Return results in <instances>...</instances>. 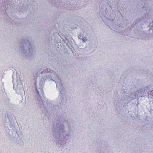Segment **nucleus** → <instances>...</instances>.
<instances>
[{
    "label": "nucleus",
    "instance_id": "nucleus-2",
    "mask_svg": "<svg viewBox=\"0 0 153 153\" xmlns=\"http://www.w3.org/2000/svg\"><path fill=\"white\" fill-rule=\"evenodd\" d=\"M33 50L32 46L29 42H27V44H24L23 47L21 48L20 51L22 53H25L28 52L30 53L32 52Z\"/></svg>",
    "mask_w": 153,
    "mask_h": 153
},
{
    "label": "nucleus",
    "instance_id": "nucleus-3",
    "mask_svg": "<svg viewBox=\"0 0 153 153\" xmlns=\"http://www.w3.org/2000/svg\"><path fill=\"white\" fill-rule=\"evenodd\" d=\"M150 87L149 86L144 87L142 89L143 90V92L145 94H146V93H148L149 90H150Z\"/></svg>",
    "mask_w": 153,
    "mask_h": 153
},
{
    "label": "nucleus",
    "instance_id": "nucleus-8",
    "mask_svg": "<svg viewBox=\"0 0 153 153\" xmlns=\"http://www.w3.org/2000/svg\"><path fill=\"white\" fill-rule=\"evenodd\" d=\"M82 40L85 42H86L88 40V39L85 37H82Z\"/></svg>",
    "mask_w": 153,
    "mask_h": 153
},
{
    "label": "nucleus",
    "instance_id": "nucleus-12",
    "mask_svg": "<svg viewBox=\"0 0 153 153\" xmlns=\"http://www.w3.org/2000/svg\"><path fill=\"white\" fill-rule=\"evenodd\" d=\"M36 91L38 93V94H39V93H38V90H37V89L36 88Z\"/></svg>",
    "mask_w": 153,
    "mask_h": 153
},
{
    "label": "nucleus",
    "instance_id": "nucleus-5",
    "mask_svg": "<svg viewBox=\"0 0 153 153\" xmlns=\"http://www.w3.org/2000/svg\"><path fill=\"white\" fill-rule=\"evenodd\" d=\"M131 98L132 99H134L137 97L136 93H133L131 95Z\"/></svg>",
    "mask_w": 153,
    "mask_h": 153
},
{
    "label": "nucleus",
    "instance_id": "nucleus-7",
    "mask_svg": "<svg viewBox=\"0 0 153 153\" xmlns=\"http://www.w3.org/2000/svg\"><path fill=\"white\" fill-rule=\"evenodd\" d=\"M150 90H149L150 91L149 92H148V95H152L153 94V89L150 88Z\"/></svg>",
    "mask_w": 153,
    "mask_h": 153
},
{
    "label": "nucleus",
    "instance_id": "nucleus-11",
    "mask_svg": "<svg viewBox=\"0 0 153 153\" xmlns=\"http://www.w3.org/2000/svg\"><path fill=\"white\" fill-rule=\"evenodd\" d=\"M82 37H83L81 35H79L78 36V38L79 39H82Z\"/></svg>",
    "mask_w": 153,
    "mask_h": 153
},
{
    "label": "nucleus",
    "instance_id": "nucleus-4",
    "mask_svg": "<svg viewBox=\"0 0 153 153\" xmlns=\"http://www.w3.org/2000/svg\"><path fill=\"white\" fill-rule=\"evenodd\" d=\"M142 93H143V90L142 89L138 90L135 92L137 97L138 96H140L141 94Z\"/></svg>",
    "mask_w": 153,
    "mask_h": 153
},
{
    "label": "nucleus",
    "instance_id": "nucleus-10",
    "mask_svg": "<svg viewBox=\"0 0 153 153\" xmlns=\"http://www.w3.org/2000/svg\"><path fill=\"white\" fill-rule=\"evenodd\" d=\"M39 103L40 104H41L42 103V100L40 98H39Z\"/></svg>",
    "mask_w": 153,
    "mask_h": 153
},
{
    "label": "nucleus",
    "instance_id": "nucleus-1",
    "mask_svg": "<svg viewBox=\"0 0 153 153\" xmlns=\"http://www.w3.org/2000/svg\"><path fill=\"white\" fill-rule=\"evenodd\" d=\"M67 126L64 127L62 124H61L58 126V132L59 133L60 136L65 137L66 136H70L71 134V128L69 123L67 122Z\"/></svg>",
    "mask_w": 153,
    "mask_h": 153
},
{
    "label": "nucleus",
    "instance_id": "nucleus-9",
    "mask_svg": "<svg viewBox=\"0 0 153 153\" xmlns=\"http://www.w3.org/2000/svg\"><path fill=\"white\" fill-rule=\"evenodd\" d=\"M56 83L57 88H58L59 89L60 88H61V86L59 84H57V83L56 82Z\"/></svg>",
    "mask_w": 153,
    "mask_h": 153
},
{
    "label": "nucleus",
    "instance_id": "nucleus-6",
    "mask_svg": "<svg viewBox=\"0 0 153 153\" xmlns=\"http://www.w3.org/2000/svg\"><path fill=\"white\" fill-rule=\"evenodd\" d=\"M54 75L53 76V78H54V77H55L56 79L57 78L58 79V75H57L54 72Z\"/></svg>",
    "mask_w": 153,
    "mask_h": 153
}]
</instances>
